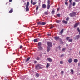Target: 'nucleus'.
<instances>
[{"mask_svg": "<svg viewBox=\"0 0 80 80\" xmlns=\"http://www.w3.org/2000/svg\"><path fill=\"white\" fill-rule=\"evenodd\" d=\"M76 12H72L69 14V16L71 17H73L74 16H75L76 15Z\"/></svg>", "mask_w": 80, "mask_h": 80, "instance_id": "1", "label": "nucleus"}, {"mask_svg": "<svg viewBox=\"0 0 80 80\" xmlns=\"http://www.w3.org/2000/svg\"><path fill=\"white\" fill-rule=\"evenodd\" d=\"M38 25H45V24H46V23L45 22H39L38 23Z\"/></svg>", "mask_w": 80, "mask_h": 80, "instance_id": "2", "label": "nucleus"}, {"mask_svg": "<svg viewBox=\"0 0 80 80\" xmlns=\"http://www.w3.org/2000/svg\"><path fill=\"white\" fill-rule=\"evenodd\" d=\"M40 68V65L38 64L36 66V70H38V69H39Z\"/></svg>", "mask_w": 80, "mask_h": 80, "instance_id": "3", "label": "nucleus"}, {"mask_svg": "<svg viewBox=\"0 0 80 80\" xmlns=\"http://www.w3.org/2000/svg\"><path fill=\"white\" fill-rule=\"evenodd\" d=\"M48 46L49 47H52V44L51 42H48Z\"/></svg>", "mask_w": 80, "mask_h": 80, "instance_id": "4", "label": "nucleus"}, {"mask_svg": "<svg viewBox=\"0 0 80 80\" xmlns=\"http://www.w3.org/2000/svg\"><path fill=\"white\" fill-rule=\"evenodd\" d=\"M47 60L49 62H52V59L50 58H47Z\"/></svg>", "mask_w": 80, "mask_h": 80, "instance_id": "5", "label": "nucleus"}, {"mask_svg": "<svg viewBox=\"0 0 80 80\" xmlns=\"http://www.w3.org/2000/svg\"><path fill=\"white\" fill-rule=\"evenodd\" d=\"M54 38L56 40H59L60 38L59 37H58V36H56L54 37Z\"/></svg>", "mask_w": 80, "mask_h": 80, "instance_id": "6", "label": "nucleus"}, {"mask_svg": "<svg viewBox=\"0 0 80 80\" xmlns=\"http://www.w3.org/2000/svg\"><path fill=\"white\" fill-rule=\"evenodd\" d=\"M46 6H47L45 4H43L42 5V7L43 8H46Z\"/></svg>", "mask_w": 80, "mask_h": 80, "instance_id": "7", "label": "nucleus"}, {"mask_svg": "<svg viewBox=\"0 0 80 80\" xmlns=\"http://www.w3.org/2000/svg\"><path fill=\"white\" fill-rule=\"evenodd\" d=\"M50 7V4H48L47 7V9H48V10H49Z\"/></svg>", "mask_w": 80, "mask_h": 80, "instance_id": "8", "label": "nucleus"}, {"mask_svg": "<svg viewBox=\"0 0 80 80\" xmlns=\"http://www.w3.org/2000/svg\"><path fill=\"white\" fill-rule=\"evenodd\" d=\"M69 63H71L72 62V58H70L68 60Z\"/></svg>", "mask_w": 80, "mask_h": 80, "instance_id": "9", "label": "nucleus"}, {"mask_svg": "<svg viewBox=\"0 0 80 80\" xmlns=\"http://www.w3.org/2000/svg\"><path fill=\"white\" fill-rule=\"evenodd\" d=\"M78 23H76L74 26V28H76V27H77V26H78Z\"/></svg>", "mask_w": 80, "mask_h": 80, "instance_id": "10", "label": "nucleus"}, {"mask_svg": "<svg viewBox=\"0 0 80 80\" xmlns=\"http://www.w3.org/2000/svg\"><path fill=\"white\" fill-rule=\"evenodd\" d=\"M78 59H75L74 60V62H75V63H77V62H78Z\"/></svg>", "mask_w": 80, "mask_h": 80, "instance_id": "11", "label": "nucleus"}, {"mask_svg": "<svg viewBox=\"0 0 80 80\" xmlns=\"http://www.w3.org/2000/svg\"><path fill=\"white\" fill-rule=\"evenodd\" d=\"M62 22L64 23H65V24H67V23H68V21H66L65 20H63L62 21Z\"/></svg>", "mask_w": 80, "mask_h": 80, "instance_id": "12", "label": "nucleus"}, {"mask_svg": "<svg viewBox=\"0 0 80 80\" xmlns=\"http://www.w3.org/2000/svg\"><path fill=\"white\" fill-rule=\"evenodd\" d=\"M29 6V2H27V4L26 5V7H28V6Z\"/></svg>", "mask_w": 80, "mask_h": 80, "instance_id": "13", "label": "nucleus"}, {"mask_svg": "<svg viewBox=\"0 0 80 80\" xmlns=\"http://www.w3.org/2000/svg\"><path fill=\"white\" fill-rule=\"evenodd\" d=\"M71 74H73V73H74V72L73 71V69H71Z\"/></svg>", "mask_w": 80, "mask_h": 80, "instance_id": "14", "label": "nucleus"}, {"mask_svg": "<svg viewBox=\"0 0 80 80\" xmlns=\"http://www.w3.org/2000/svg\"><path fill=\"white\" fill-rule=\"evenodd\" d=\"M26 11H29V8H28V7H26Z\"/></svg>", "mask_w": 80, "mask_h": 80, "instance_id": "15", "label": "nucleus"}, {"mask_svg": "<svg viewBox=\"0 0 80 80\" xmlns=\"http://www.w3.org/2000/svg\"><path fill=\"white\" fill-rule=\"evenodd\" d=\"M12 12H13V9H11L9 12V13H12Z\"/></svg>", "mask_w": 80, "mask_h": 80, "instance_id": "16", "label": "nucleus"}, {"mask_svg": "<svg viewBox=\"0 0 80 80\" xmlns=\"http://www.w3.org/2000/svg\"><path fill=\"white\" fill-rule=\"evenodd\" d=\"M30 57H28V58L27 60H26V62H28V61H29V60H30Z\"/></svg>", "mask_w": 80, "mask_h": 80, "instance_id": "17", "label": "nucleus"}, {"mask_svg": "<svg viewBox=\"0 0 80 80\" xmlns=\"http://www.w3.org/2000/svg\"><path fill=\"white\" fill-rule=\"evenodd\" d=\"M63 29H62V30H61V32H60V33L61 34H62V33H63Z\"/></svg>", "mask_w": 80, "mask_h": 80, "instance_id": "18", "label": "nucleus"}, {"mask_svg": "<svg viewBox=\"0 0 80 80\" xmlns=\"http://www.w3.org/2000/svg\"><path fill=\"white\" fill-rule=\"evenodd\" d=\"M49 66H50V63H48L47 64V65H46V67L47 68H48V67H49Z\"/></svg>", "mask_w": 80, "mask_h": 80, "instance_id": "19", "label": "nucleus"}, {"mask_svg": "<svg viewBox=\"0 0 80 80\" xmlns=\"http://www.w3.org/2000/svg\"><path fill=\"white\" fill-rule=\"evenodd\" d=\"M60 22H61V21L60 20H57L56 21V23H60Z\"/></svg>", "mask_w": 80, "mask_h": 80, "instance_id": "20", "label": "nucleus"}, {"mask_svg": "<svg viewBox=\"0 0 80 80\" xmlns=\"http://www.w3.org/2000/svg\"><path fill=\"white\" fill-rule=\"evenodd\" d=\"M48 5H50V0H48Z\"/></svg>", "mask_w": 80, "mask_h": 80, "instance_id": "21", "label": "nucleus"}, {"mask_svg": "<svg viewBox=\"0 0 80 80\" xmlns=\"http://www.w3.org/2000/svg\"><path fill=\"white\" fill-rule=\"evenodd\" d=\"M32 4L33 5H36V4H37V2L35 1L34 2L32 3Z\"/></svg>", "mask_w": 80, "mask_h": 80, "instance_id": "22", "label": "nucleus"}, {"mask_svg": "<svg viewBox=\"0 0 80 80\" xmlns=\"http://www.w3.org/2000/svg\"><path fill=\"white\" fill-rule=\"evenodd\" d=\"M34 42H38V40H37V39H34Z\"/></svg>", "mask_w": 80, "mask_h": 80, "instance_id": "23", "label": "nucleus"}, {"mask_svg": "<svg viewBox=\"0 0 80 80\" xmlns=\"http://www.w3.org/2000/svg\"><path fill=\"white\" fill-rule=\"evenodd\" d=\"M47 52H49L50 51V47H48V48L47 49Z\"/></svg>", "mask_w": 80, "mask_h": 80, "instance_id": "24", "label": "nucleus"}, {"mask_svg": "<svg viewBox=\"0 0 80 80\" xmlns=\"http://www.w3.org/2000/svg\"><path fill=\"white\" fill-rule=\"evenodd\" d=\"M41 45H42V43L41 42H39L38 43V45L39 47H40V46H41Z\"/></svg>", "mask_w": 80, "mask_h": 80, "instance_id": "25", "label": "nucleus"}, {"mask_svg": "<svg viewBox=\"0 0 80 80\" xmlns=\"http://www.w3.org/2000/svg\"><path fill=\"white\" fill-rule=\"evenodd\" d=\"M60 64H63V61H61L60 62Z\"/></svg>", "mask_w": 80, "mask_h": 80, "instance_id": "26", "label": "nucleus"}, {"mask_svg": "<svg viewBox=\"0 0 80 80\" xmlns=\"http://www.w3.org/2000/svg\"><path fill=\"white\" fill-rule=\"evenodd\" d=\"M38 9V6H37V7H36V10L37 11Z\"/></svg>", "mask_w": 80, "mask_h": 80, "instance_id": "27", "label": "nucleus"}, {"mask_svg": "<svg viewBox=\"0 0 80 80\" xmlns=\"http://www.w3.org/2000/svg\"><path fill=\"white\" fill-rule=\"evenodd\" d=\"M51 13L52 15H53V14H54V13H55V11L54 10L52 11Z\"/></svg>", "mask_w": 80, "mask_h": 80, "instance_id": "28", "label": "nucleus"}, {"mask_svg": "<svg viewBox=\"0 0 80 80\" xmlns=\"http://www.w3.org/2000/svg\"><path fill=\"white\" fill-rule=\"evenodd\" d=\"M73 41V39H71L69 40V42H72Z\"/></svg>", "mask_w": 80, "mask_h": 80, "instance_id": "29", "label": "nucleus"}, {"mask_svg": "<svg viewBox=\"0 0 80 80\" xmlns=\"http://www.w3.org/2000/svg\"><path fill=\"white\" fill-rule=\"evenodd\" d=\"M40 50H42V48L41 47H39L38 48Z\"/></svg>", "mask_w": 80, "mask_h": 80, "instance_id": "30", "label": "nucleus"}, {"mask_svg": "<svg viewBox=\"0 0 80 80\" xmlns=\"http://www.w3.org/2000/svg\"><path fill=\"white\" fill-rule=\"evenodd\" d=\"M65 49H66V48H62V51H65Z\"/></svg>", "mask_w": 80, "mask_h": 80, "instance_id": "31", "label": "nucleus"}, {"mask_svg": "<svg viewBox=\"0 0 80 80\" xmlns=\"http://www.w3.org/2000/svg\"><path fill=\"white\" fill-rule=\"evenodd\" d=\"M40 58L38 57H37V58H36V60H38L40 59Z\"/></svg>", "mask_w": 80, "mask_h": 80, "instance_id": "32", "label": "nucleus"}, {"mask_svg": "<svg viewBox=\"0 0 80 80\" xmlns=\"http://www.w3.org/2000/svg\"><path fill=\"white\" fill-rule=\"evenodd\" d=\"M76 37L77 38H78H78H80V36H79V35H78L76 36Z\"/></svg>", "mask_w": 80, "mask_h": 80, "instance_id": "33", "label": "nucleus"}, {"mask_svg": "<svg viewBox=\"0 0 80 80\" xmlns=\"http://www.w3.org/2000/svg\"><path fill=\"white\" fill-rule=\"evenodd\" d=\"M63 73H64V71H61V73L62 74V75H63Z\"/></svg>", "mask_w": 80, "mask_h": 80, "instance_id": "34", "label": "nucleus"}, {"mask_svg": "<svg viewBox=\"0 0 80 80\" xmlns=\"http://www.w3.org/2000/svg\"><path fill=\"white\" fill-rule=\"evenodd\" d=\"M77 30L78 31V32H80V29H79V28H77Z\"/></svg>", "mask_w": 80, "mask_h": 80, "instance_id": "35", "label": "nucleus"}, {"mask_svg": "<svg viewBox=\"0 0 80 80\" xmlns=\"http://www.w3.org/2000/svg\"><path fill=\"white\" fill-rule=\"evenodd\" d=\"M72 5L73 7H74V6H75V2H73V4H72Z\"/></svg>", "mask_w": 80, "mask_h": 80, "instance_id": "36", "label": "nucleus"}, {"mask_svg": "<svg viewBox=\"0 0 80 80\" xmlns=\"http://www.w3.org/2000/svg\"><path fill=\"white\" fill-rule=\"evenodd\" d=\"M36 75L37 76V77H39V74L38 73L36 74Z\"/></svg>", "mask_w": 80, "mask_h": 80, "instance_id": "37", "label": "nucleus"}, {"mask_svg": "<svg viewBox=\"0 0 80 80\" xmlns=\"http://www.w3.org/2000/svg\"><path fill=\"white\" fill-rule=\"evenodd\" d=\"M69 39H70V37H68L67 38H66V40H69Z\"/></svg>", "mask_w": 80, "mask_h": 80, "instance_id": "38", "label": "nucleus"}, {"mask_svg": "<svg viewBox=\"0 0 80 80\" xmlns=\"http://www.w3.org/2000/svg\"><path fill=\"white\" fill-rule=\"evenodd\" d=\"M69 19H70V18H67L66 19V20L67 21H68V20H69Z\"/></svg>", "mask_w": 80, "mask_h": 80, "instance_id": "39", "label": "nucleus"}, {"mask_svg": "<svg viewBox=\"0 0 80 80\" xmlns=\"http://www.w3.org/2000/svg\"><path fill=\"white\" fill-rule=\"evenodd\" d=\"M71 5H72V4H70L69 6V8H71Z\"/></svg>", "mask_w": 80, "mask_h": 80, "instance_id": "40", "label": "nucleus"}, {"mask_svg": "<svg viewBox=\"0 0 80 80\" xmlns=\"http://www.w3.org/2000/svg\"><path fill=\"white\" fill-rule=\"evenodd\" d=\"M53 27H54V26H53V25H52L50 28V29H51V28H53Z\"/></svg>", "mask_w": 80, "mask_h": 80, "instance_id": "41", "label": "nucleus"}, {"mask_svg": "<svg viewBox=\"0 0 80 80\" xmlns=\"http://www.w3.org/2000/svg\"><path fill=\"white\" fill-rule=\"evenodd\" d=\"M75 1L77 2H78L80 1V0H75Z\"/></svg>", "mask_w": 80, "mask_h": 80, "instance_id": "42", "label": "nucleus"}, {"mask_svg": "<svg viewBox=\"0 0 80 80\" xmlns=\"http://www.w3.org/2000/svg\"><path fill=\"white\" fill-rule=\"evenodd\" d=\"M65 4L66 5H67V6H68V3H67V2H65Z\"/></svg>", "mask_w": 80, "mask_h": 80, "instance_id": "43", "label": "nucleus"}, {"mask_svg": "<svg viewBox=\"0 0 80 80\" xmlns=\"http://www.w3.org/2000/svg\"><path fill=\"white\" fill-rule=\"evenodd\" d=\"M60 15L59 14H57V16H58V17H59L60 16Z\"/></svg>", "mask_w": 80, "mask_h": 80, "instance_id": "44", "label": "nucleus"}, {"mask_svg": "<svg viewBox=\"0 0 80 80\" xmlns=\"http://www.w3.org/2000/svg\"><path fill=\"white\" fill-rule=\"evenodd\" d=\"M33 3V0H31V3Z\"/></svg>", "mask_w": 80, "mask_h": 80, "instance_id": "45", "label": "nucleus"}, {"mask_svg": "<svg viewBox=\"0 0 80 80\" xmlns=\"http://www.w3.org/2000/svg\"><path fill=\"white\" fill-rule=\"evenodd\" d=\"M22 46H21L20 47V48H21V49L22 48Z\"/></svg>", "mask_w": 80, "mask_h": 80, "instance_id": "46", "label": "nucleus"}, {"mask_svg": "<svg viewBox=\"0 0 80 80\" xmlns=\"http://www.w3.org/2000/svg\"><path fill=\"white\" fill-rule=\"evenodd\" d=\"M63 56H64V55L62 54L61 56V57H63Z\"/></svg>", "mask_w": 80, "mask_h": 80, "instance_id": "47", "label": "nucleus"}, {"mask_svg": "<svg viewBox=\"0 0 80 80\" xmlns=\"http://www.w3.org/2000/svg\"><path fill=\"white\" fill-rule=\"evenodd\" d=\"M12 2V0H9V2Z\"/></svg>", "mask_w": 80, "mask_h": 80, "instance_id": "48", "label": "nucleus"}, {"mask_svg": "<svg viewBox=\"0 0 80 80\" xmlns=\"http://www.w3.org/2000/svg\"><path fill=\"white\" fill-rule=\"evenodd\" d=\"M60 10V8H58L57 9V11H58V10Z\"/></svg>", "mask_w": 80, "mask_h": 80, "instance_id": "49", "label": "nucleus"}, {"mask_svg": "<svg viewBox=\"0 0 80 80\" xmlns=\"http://www.w3.org/2000/svg\"><path fill=\"white\" fill-rule=\"evenodd\" d=\"M72 0H69V2L71 3L72 2Z\"/></svg>", "mask_w": 80, "mask_h": 80, "instance_id": "50", "label": "nucleus"}, {"mask_svg": "<svg viewBox=\"0 0 80 80\" xmlns=\"http://www.w3.org/2000/svg\"><path fill=\"white\" fill-rule=\"evenodd\" d=\"M34 63H37V61H34Z\"/></svg>", "mask_w": 80, "mask_h": 80, "instance_id": "51", "label": "nucleus"}, {"mask_svg": "<svg viewBox=\"0 0 80 80\" xmlns=\"http://www.w3.org/2000/svg\"><path fill=\"white\" fill-rule=\"evenodd\" d=\"M59 48L60 49L61 48V47L59 46Z\"/></svg>", "mask_w": 80, "mask_h": 80, "instance_id": "52", "label": "nucleus"}, {"mask_svg": "<svg viewBox=\"0 0 80 80\" xmlns=\"http://www.w3.org/2000/svg\"><path fill=\"white\" fill-rule=\"evenodd\" d=\"M78 66H80V64L78 63Z\"/></svg>", "mask_w": 80, "mask_h": 80, "instance_id": "53", "label": "nucleus"}, {"mask_svg": "<svg viewBox=\"0 0 80 80\" xmlns=\"http://www.w3.org/2000/svg\"><path fill=\"white\" fill-rule=\"evenodd\" d=\"M67 1H68V0H66V2H67Z\"/></svg>", "mask_w": 80, "mask_h": 80, "instance_id": "54", "label": "nucleus"}, {"mask_svg": "<svg viewBox=\"0 0 80 80\" xmlns=\"http://www.w3.org/2000/svg\"><path fill=\"white\" fill-rule=\"evenodd\" d=\"M50 35V34H48V35Z\"/></svg>", "mask_w": 80, "mask_h": 80, "instance_id": "55", "label": "nucleus"}, {"mask_svg": "<svg viewBox=\"0 0 80 80\" xmlns=\"http://www.w3.org/2000/svg\"><path fill=\"white\" fill-rule=\"evenodd\" d=\"M66 46H68V44H67Z\"/></svg>", "mask_w": 80, "mask_h": 80, "instance_id": "56", "label": "nucleus"}, {"mask_svg": "<svg viewBox=\"0 0 80 80\" xmlns=\"http://www.w3.org/2000/svg\"><path fill=\"white\" fill-rule=\"evenodd\" d=\"M35 1H37V0H34Z\"/></svg>", "mask_w": 80, "mask_h": 80, "instance_id": "57", "label": "nucleus"}]
</instances>
